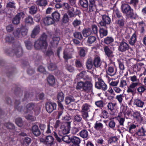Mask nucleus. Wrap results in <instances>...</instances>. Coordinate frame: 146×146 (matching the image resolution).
<instances>
[{"label": "nucleus", "instance_id": "26", "mask_svg": "<svg viewBox=\"0 0 146 146\" xmlns=\"http://www.w3.org/2000/svg\"><path fill=\"white\" fill-rule=\"evenodd\" d=\"M146 131L142 126L141 128L139 129L136 131L135 134L139 136H144L146 135Z\"/></svg>", "mask_w": 146, "mask_h": 146}, {"label": "nucleus", "instance_id": "63", "mask_svg": "<svg viewBox=\"0 0 146 146\" xmlns=\"http://www.w3.org/2000/svg\"><path fill=\"white\" fill-rule=\"evenodd\" d=\"M124 96L123 94H120L119 95H117L115 98L117 99L120 105H121L122 102L123 100V98Z\"/></svg>", "mask_w": 146, "mask_h": 146}, {"label": "nucleus", "instance_id": "40", "mask_svg": "<svg viewBox=\"0 0 146 146\" xmlns=\"http://www.w3.org/2000/svg\"><path fill=\"white\" fill-rule=\"evenodd\" d=\"M118 138L116 136L111 137H110L108 141L109 144H117Z\"/></svg>", "mask_w": 146, "mask_h": 146}, {"label": "nucleus", "instance_id": "32", "mask_svg": "<svg viewBox=\"0 0 146 146\" xmlns=\"http://www.w3.org/2000/svg\"><path fill=\"white\" fill-rule=\"evenodd\" d=\"M137 40V35L135 33L133 34L129 40V44L132 46L134 45Z\"/></svg>", "mask_w": 146, "mask_h": 146}, {"label": "nucleus", "instance_id": "17", "mask_svg": "<svg viewBox=\"0 0 146 146\" xmlns=\"http://www.w3.org/2000/svg\"><path fill=\"white\" fill-rule=\"evenodd\" d=\"M31 130L33 134L36 137H38L41 135V131L36 125H33L31 127Z\"/></svg>", "mask_w": 146, "mask_h": 146}, {"label": "nucleus", "instance_id": "45", "mask_svg": "<svg viewBox=\"0 0 146 146\" xmlns=\"http://www.w3.org/2000/svg\"><path fill=\"white\" fill-rule=\"evenodd\" d=\"M20 29V32L21 34L23 36H25L27 34L28 29L27 28L24 26H23L21 27Z\"/></svg>", "mask_w": 146, "mask_h": 146}, {"label": "nucleus", "instance_id": "7", "mask_svg": "<svg viewBox=\"0 0 146 146\" xmlns=\"http://www.w3.org/2000/svg\"><path fill=\"white\" fill-rule=\"evenodd\" d=\"M110 62L106 73L108 75L112 76L115 75L117 70L113 61H110Z\"/></svg>", "mask_w": 146, "mask_h": 146}, {"label": "nucleus", "instance_id": "5", "mask_svg": "<svg viewBox=\"0 0 146 146\" xmlns=\"http://www.w3.org/2000/svg\"><path fill=\"white\" fill-rule=\"evenodd\" d=\"M103 49L105 55L108 57L110 61H114V55L112 48L109 46H104Z\"/></svg>", "mask_w": 146, "mask_h": 146}, {"label": "nucleus", "instance_id": "20", "mask_svg": "<svg viewBox=\"0 0 146 146\" xmlns=\"http://www.w3.org/2000/svg\"><path fill=\"white\" fill-rule=\"evenodd\" d=\"M115 23L120 29H123L125 27V22L124 18L117 19L115 21Z\"/></svg>", "mask_w": 146, "mask_h": 146}, {"label": "nucleus", "instance_id": "31", "mask_svg": "<svg viewBox=\"0 0 146 146\" xmlns=\"http://www.w3.org/2000/svg\"><path fill=\"white\" fill-rule=\"evenodd\" d=\"M117 104V103L115 102L109 103L107 106L108 110L112 112L115 108Z\"/></svg>", "mask_w": 146, "mask_h": 146}, {"label": "nucleus", "instance_id": "43", "mask_svg": "<svg viewBox=\"0 0 146 146\" xmlns=\"http://www.w3.org/2000/svg\"><path fill=\"white\" fill-rule=\"evenodd\" d=\"M78 3L83 8H87L88 5L87 0H79Z\"/></svg>", "mask_w": 146, "mask_h": 146}, {"label": "nucleus", "instance_id": "61", "mask_svg": "<svg viewBox=\"0 0 146 146\" xmlns=\"http://www.w3.org/2000/svg\"><path fill=\"white\" fill-rule=\"evenodd\" d=\"M20 29L19 28L17 29L13 32V34L14 36L17 38L20 37Z\"/></svg>", "mask_w": 146, "mask_h": 146}, {"label": "nucleus", "instance_id": "3", "mask_svg": "<svg viewBox=\"0 0 146 146\" xmlns=\"http://www.w3.org/2000/svg\"><path fill=\"white\" fill-rule=\"evenodd\" d=\"M129 78L132 82L127 87V91L128 93H131L133 96L135 94V88L141 84V83L139 79L137 78V77L135 75L130 76Z\"/></svg>", "mask_w": 146, "mask_h": 146}, {"label": "nucleus", "instance_id": "19", "mask_svg": "<svg viewBox=\"0 0 146 146\" xmlns=\"http://www.w3.org/2000/svg\"><path fill=\"white\" fill-rule=\"evenodd\" d=\"M125 16L128 18L134 19H136L138 17L137 13H134V10L132 8L130 9L129 11L127 13Z\"/></svg>", "mask_w": 146, "mask_h": 146}, {"label": "nucleus", "instance_id": "15", "mask_svg": "<svg viewBox=\"0 0 146 146\" xmlns=\"http://www.w3.org/2000/svg\"><path fill=\"white\" fill-rule=\"evenodd\" d=\"M25 14L23 12H21L17 13L16 15L12 19L13 23L14 25H17L20 23L21 19L24 17Z\"/></svg>", "mask_w": 146, "mask_h": 146}, {"label": "nucleus", "instance_id": "13", "mask_svg": "<svg viewBox=\"0 0 146 146\" xmlns=\"http://www.w3.org/2000/svg\"><path fill=\"white\" fill-rule=\"evenodd\" d=\"M129 45L128 43L122 41L119 42L118 50L120 52H125L129 50Z\"/></svg>", "mask_w": 146, "mask_h": 146}, {"label": "nucleus", "instance_id": "57", "mask_svg": "<svg viewBox=\"0 0 146 146\" xmlns=\"http://www.w3.org/2000/svg\"><path fill=\"white\" fill-rule=\"evenodd\" d=\"M26 46L28 50H31L33 47V44L29 40L25 41Z\"/></svg>", "mask_w": 146, "mask_h": 146}, {"label": "nucleus", "instance_id": "29", "mask_svg": "<svg viewBox=\"0 0 146 146\" xmlns=\"http://www.w3.org/2000/svg\"><path fill=\"white\" fill-rule=\"evenodd\" d=\"M82 33L85 37L89 36L92 34L91 30L90 28L84 29L82 31Z\"/></svg>", "mask_w": 146, "mask_h": 146}, {"label": "nucleus", "instance_id": "48", "mask_svg": "<svg viewBox=\"0 0 146 146\" xmlns=\"http://www.w3.org/2000/svg\"><path fill=\"white\" fill-rule=\"evenodd\" d=\"M67 12L70 18L74 17L78 14V13L75 12L74 9L73 7H71L70 9L68 10Z\"/></svg>", "mask_w": 146, "mask_h": 146}, {"label": "nucleus", "instance_id": "8", "mask_svg": "<svg viewBox=\"0 0 146 146\" xmlns=\"http://www.w3.org/2000/svg\"><path fill=\"white\" fill-rule=\"evenodd\" d=\"M102 19L99 22V24L101 27H106L110 24L111 20L110 18L107 15H101Z\"/></svg>", "mask_w": 146, "mask_h": 146}, {"label": "nucleus", "instance_id": "18", "mask_svg": "<svg viewBox=\"0 0 146 146\" xmlns=\"http://www.w3.org/2000/svg\"><path fill=\"white\" fill-rule=\"evenodd\" d=\"M70 143H72V146H80L81 143V139L80 138L76 136H71Z\"/></svg>", "mask_w": 146, "mask_h": 146}, {"label": "nucleus", "instance_id": "22", "mask_svg": "<svg viewBox=\"0 0 146 146\" xmlns=\"http://www.w3.org/2000/svg\"><path fill=\"white\" fill-rule=\"evenodd\" d=\"M131 8V6L128 4H122L121 5V9L122 13L125 15Z\"/></svg>", "mask_w": 146, "mask_h": 146}, {"label": "nucleus", "instance_id": "46", "mask_svg": "<svg viewBox=\"0 0 146 146\" xmlns=\"http://www.w3.org/2000/svg\"><path fill=\"white\" fill-rule=\"evenodd\" d=\"M114 39L111 36H107L104 39V43L108 45L113 42Z\"/></svg>", "mask_w": 146, "mask_h": 146}, {"label": "nucleus", "instance_id": "36", "mask_svg": "<svg viewBox=\"0 0 146 146\" xmlns=\"http://www.w3.org/2000/svg\"><path fill=\"white\" fill-rule=\"evenodd\" d=\"M52 19L54 20V21H58L60 19V15L59 13L57 11H55L52 14Z\"/></svg>", "mask_w": 146, "mask_h": 146}, {"label": "nucleus", "instance_id": "55", "mask_svg": "<svg viewBox=\"0 0 146 146\" xmlns=\"http://www.w3.org/2000/svg\"><path fill=\"white\" fill-rule=\"evenodd\" d=\"M35 107L34 104L29 103L26 106L27 111H25L26 113L31 112Z\"/></svg>", "mask_w": 146, "mask_h": 146}, {"label": "nucleus", "instance_id": "59", "mask_svg": "<svg viewBox=\"0 0 146 146\" xmlns=\"http://www.w3.org/2000/svg\"><path fill=\"white\" fill-rule=\"evenodd\" d=\"M65 67L66 69L70 72H72L74 70V68L70 64H66Z\"/></svg>", "mask_w": 146, "mask_h": 146}, {"label": "nucleus", "instance_id": "56", "mask_svg": "<svg viewBox=\"0 0 146 146\" xmlns=\"http://www.w3.org/2000/svg\"><path fill=\"white\" fill-rule=\"evenodd\" d=\"M92 33L97 35L98 33V28L95 25H92L91 27Z\"/></svg>", "mask_w": 146, "mask_h": 146}, {"label": "nucleus", "instance_id": "54", "mask_svg": "<svg viewBox=\"0 0 146 146\" xmlns=\"http://www.w3.org/2000/svg\"><path fill=\"white\" fill-rule=\"evenodd\" d=\"M71 138V136L70 137L68 135H66L62 137V139L66 143L69 144L70 143Z\"/></svg>", "mask_w": 146, "mask_h": 146}, {"label": "nucleus", "instance_id": "62", "mask_svg": "<svg viewBox=\"0 0 146 146\" xmlns=\"http://www.w3.org/2000/svg\"><path fill=\"white\" fill-rule=\"evenodd\" d=\"M139 2V0H130L129 3L130 5H132L133 6L134 8L136 9Z\"/></svg>", "mask_w": 146, "mask_h": 146}, {"label": "nucleus", "instance_id": "52", "mask_svg": "<svg viewBox=\"0 0 146 146\" xmlns=\"http://www.w3.org/2000/svg\"><path fill=\"white\" fill-rule=\"evenodd\" d=\"M113 13L119 19H122L123 17L122 13L118 9H115L113 10Z\"/></svg>", "mask_w": 146, "mask_h": 146}, {"label": "nucleus", "instance_id": "25", "mask_svg": "<svg viewBox=\"0 0 146 146\" xmlns=\"http://www.w3.org/2000/svg\"><path fill=\"white\" fill-rule=\"evenodd\" d=\"M54 139L51 136H47L46 137L45 143L47 145L51 146L53 144Z\"/></svg>", "mask_w": 146, "mask_h": 146}, {"label": "nucleus", "instance_id": "50", "mask_svg": "<svg viewBox=\"0 0 146 146\" xmlns=\"http://www.w3.org/2000/svg\"><path fill=\"white\" fill-rule=\"evenodd\" d=\"M63 119L64 122L63 123V124L70 126L71 123L72 122V120L70 117L66 116L64 117Z\"/></svg>", "mask_w": 146, "mask_h": 146}, {"label": "nucleus", "instance_id": "47", "mask_svg": "<svg viewBox=\"0 0 146 146\" xmlns=\"http://www.w3.org/2000/svg\"><path fill=\"white\" fill-rule=\"evenodd\" d=\"M82 117L81 115L76 114L75 115L74 118V121L77 123H81L82 121Z\"/></svg>", "mask_w": 146, "mask_h": 146}, {"label": "nucleus", "instance_id": "12", "mask_svg": "<svg viewBox=\"0 0 146 146\" xmlns=\"http://www.w3.org/2000/svg\"><path fill=\"white\" fill-rule=\"evenodd\" d=\"M95 87L103 91L106 90L107 89V86L104 81L100 78H98V81L95 84Z\"/></svg>", "mask_w": 146, "mask_h": 146}, {"label": "nucleus", "instance_id": "60", "mask_svg": "<svg viewBox=\"0 0 146 146\" xmlns=\"http://www.w3.org/2000/svg\"><path fill=\"white\" fill-rule=\"evenodd\" d=\"M63 57L64 59L66 60L72 58V56L70 54L68 53L65 50H64L63 52Z\"/></svg>", "mask_w": 146, "mask_h": 146}, {"label": "nucleus", "instance_id": "51", "mask_svg": "<svg viewBox=\"0 0 146 146\" xmlns=\"http://www.w3.org/2000/svg\"><path fill=\"white\" fill-rule=\"evenodd\" d=\"M37 8L36 5L32 6L29 9V13L31 15H34L35 14L37 11Z\"/></svg>", "mask_w": 146, "mask_h": 146}, {"label": "nucleus", "instance_id": "1", "mask_svg": "<svg viewBox=\"0 0 146 146\" xmlns=\"http://www.w3.org/2000/svg\"><path fill=\"white\" fill-rule=\"evenodd\" d=\"M47 36L43 33L40 38L36 41L34 44V46L36 49H41L43 52L46 51L48 44L46 42Z\"/></svg>", "mask_w": 146, "mask_h": 146}, {"label": "nucleus", "instance_id": "58", "mask_svg": "<svg viewBox=\"0 0 146 146\" xmlns=\"http://www.w3.org/2000/svg\"><path fill=\"white\" fill-rule=\"evenodd\" d=\"M74 37L78 39L81 40L83 38L82 35L80 32H75L73 33Z\"/></svg>", "mask_w": 146, "mask_h": 146}, {"label": "nucleus", "instance_id": "49", "mask_svg": "<svg viewBox=\"0 0 146 146\" xmlns=\"http://www.w3.org/2000/svg\"><path fill=\"white\" fill-rule=\"evenodd\" d=\"M15 108L18 111H20L22 109V106L20 105V102L19 100L16 99L15 104Z\"/></svg>", "mask_w": 146, "mask_h": 146}, {"label": "nucleus", "instance_id": "44", "mask_svg": "<svg viewBox=\"0 0 146 146\" xmlns=\"http://www.w3.org/2000/svg\"><path fill=\"white\" fill-rule=\"evenodd\" d=\"M103 127V125L102 123L97 121L95 124L94 128L97 130L101 131L102 130Z\"/></svg>", "mask_w": 146, "mask_h": 146}, {"label": "nucleus", "instance_id": "11", "mask_svg": "<svg viewBox=\"0 0 146 146\" xmlns=\"http://www.w3.org/2000/svg\"><path fill=\"white\" fill-rule=\"evenodd\" d=\"M89 3L87 10L88 12H95L97 10V5L95 0H89Z\"/></svg>", "mask_w": 146, "mask_h": 146}, {"label": "nucleus", "instance_id": "37", "mask_svg": "<svg viewBox=\"0 0 146 146\" xmlns=\"http://www.w3.org/2000/svg\"><path fill=\"white\" fill-rule=\"evenodd\" d=\"M93 65L92 59L91 58H88L86 62V66L88 70H91Z\"/></svg>", "mask_w": 146, "mask_h": 146}, {"label": "nucleus", "instance_id": "53", "mask_svg": "<svg viewBox=\"0 0 146 146\" xmlns=\"http://www.w3.org/2000/svg\"><path fill=\"white\" fill-rule=\"evenodd\" d=\"M36 4L40 6H45L47 4L46 0H37L36 1Z\"/></svg>", "mask_w": 146, "mask_h": 146}, {"label": "nucleus", "instance_id": "9", "mask_svg": "<svg viewBox=\"0 0 146 146\" xmlns=\"http://www.w3.org/2000/svg\"><path fill=\"white\" fill-rule=\"evenodd\" d=\"M4 125L12 132L11 135H17L20 132V130L19 129H16L14 125L12 123L10 122L6 123H4Z\"/></svg>", "mask_w": 146, "mask_h": 146}, {"label": "nucleus", "instance_id": "34", "mask_svg": "<svg viewBox=\"0 0 146 146\" xmlns=\"http://www.w3.org/2000/svg\"><path fill=\"white\" fill-rule=\"evenodd\" d=\"M138 86V87L137 88V90L139 94L141 95L142 94L146 91V88L144 85H141V84Z\"/></svg>", "mask_w": 146, "mask_h": 146}, {"label": "nucleus", "instance_id": "24", "mask_svg": "<svg viewBox=\"0 0 146 146\" xmlns=\"http://www.w3.org/2000/svg\"><path fill=\"white\" fill-rule=\"evenodd\" d=\"M144 104V102L138 98L135 99L133 103V105L141 108H143Z\"/></svg>", "mask_w": 146, "mask_h": 146}, {"label": "nucleus", "instance_id": "64", "mask_svg": "<svg viewBox=\"0 0 146 146\" xmlns=\"http://www.w3.org/2000/svg\"><path fill=\"white\" fill-rule=\"evenodd\" d=\"M81 129V128L80 127H73L72 128L71 132V133L73 134H76Z\"/></svg>", "mask_w": 146, "mask_h": 146}, {"label": "nucleus", "instance_id": "41", "mask_svg": "<svg viewBox=\"0 0 146 146\" xmlns=\"http://www.w3.org/2000/svg\"><path fill=\"white\" fill-rule=\"evenodd\" d=\"M25 22L26 24L32 25L34 23L33 18L31 16H28L25 18Z\"/></svg>", "mask_w": 146, "mask_h": 146}, {"label": "nucleus", "instance_id": "35", "mask_svg": "<svg viewBox=\"0 0 146 146\" xmlns=\"http://www.w3.org/2000/svg\"><path fill=\"white\" fill-rule=\"evenodd\" d=\"M100 58L98 57H95L94 60L93 66L96 68L100 67L101 64Z\"/></svg>", "mask_w": 146, "mask_h": 146}, {"label": "nucleus", "instance_id": "16", "mask_svg": "<svg viewBox=\"0 0 146 146\" xmlns=\"http://www.w3.org/2000/svg\"><path fill=\"white\" fill-rule=\"evenodd\" d=\"M93 84L91 81H87L84 82L83 90L86 92L92 91Z\"/></svg>", "mask_w": 146, "mask_h": 146}, {"label": "nucleus", "instance_id": "30", "mask_svg": "<svg viewBox=\"0 0 146 146\" xmlns=\"http://www.w3.org/2000/svg\"><path fill=\"white\" fill-rule=\"evenodd\" d=\"M97 41L96 37L94 36L91 35L88 37L87 43L89 44H91Z\"/></svg>", "mask_w": 146, "mask_h": 146}, {"label": "nucleus", "instance_id": "38", "mask_svg": "<svg viewBox=\"0 0 146 146\" xmlns=\"http://www.w3.org/2000/svg\"><path fill=\"white\" fill-rule=\"evenodd\" d=\"M79 135L80 136L83 138H87L88 135V133L86 130L84 129L80 132Z\"/></svg>", "mask_w": 146, "mask_h": 146}, {"label": "nucleus", "instance_id": "10", "mask_svg": "<svg viewBox=\"0 0 146 146\" xmlns=\"http://www.w3.org/2000/svg\"><path fill=\"white\" fill-rule=\"evenodd\" d=\"M70 125L62 123L59 130V135L62 136V134L65 135L69 133H70Z\"/></svg>", "mask_w": 146, "mask_h": 146}, {"label": "nucleus", "instance_id": "21", "mask_svg": "<svg viewBox=\"0 0 146 146\" xmlns=\"http://www.w3.org/2000/svg\"><path fill=\"white\" fill-rule=\"evenodd\" d=\"M100 27L99 29V34L101 38L107 36L108 34V27Z\"/></svg>", "mask_w": 146, "mask_h": 146}, {"label": "nucleus", "instance_id": "39", "mask_svg": "<svg viewBox=\"0 0 146 146\" xmlns=\"http://www.w3.org/2000/svg\"><path fill=\"white\" fill-rule=\"evenodd\" d=\"M64 94L62 92H58L57 95V98L58 102H62L64 100Z\"/></svg>", "mask_w": 146, "mask_h": 146}, {"label": "nucleus", "instance_id": "42", "mask_svg": "<svg viewBox=\"0 0 146 146\" xmlns=\"http://www.w3.org/2000/svg\"><path fill=\"white\" fill-rule=\"evenodd\" d=\"M75 100V99L73 96H69L65 97V102L66 104L68 105L71 102H74Z\"/></svg>", "mask_w": 146, "mask_h": 146}, {"label": "nucleus", "instance_id": "33", "mask_svg": "<svg viewBox=\"0 0 146 146\" xmlns=\"http://www.w3.org/2000/svg\"><path fill=\"white\" fill-rule=\"evenodd\" d=\"M48 83L50 86H53L55 83V81L54 76L52 75H49L47 78Z\"/></svg>", "mask_w": 146, "mask_h": 146}, {"label": "nucleus", "instance_id": "23", "mask_svg": "<svg viewBox=\"0 0 146 146\" xmlns=\"http://www.w3.org/2000/svg\"><path fill=\"white\" fill-rule=\"evenodd\" d=\"M133 116L134 119L140 122L143 120V117L141 115L140 112L137 111L133 112Z\"/></svg>", "mask_w": 146, "mask_h": 146}, {"label": "nucleus", "instance_id": "2", "mask_svg": "<svg viewBox=\"0 0 146 146\" xmlns=\"http://www.w3.org/2000/svg\"><path fill=\"white\" fill-rule=\"evenodd\" d=\"M13 44V49L10 48L5 50V53L11 56L15 55L17 57H20L22 56L23 54L22 48L20 46V44L17 43L16 44Z\"/></svg>", "mask_w": 146, "mask_h": 146}, {"label": "nucleus", "instance_id": "4", "mask_svg": "<svg viewBox=\"0 0 146 146\" xmlns=\"http://www.w3.org/2000/svg\"><path fill=\"white\" fill-rule=\"evenodd\" d=\"M90 107V106L86 103L84 104L82 107L81 115L83 118L86 121L92 120L93 119V115L90 117L88 114Z\"/></svg>", "mask_w": 146, "mask_h": 146}, {"label": "nucleus", "instance_id": "6", "mask_svg": "<svg viewBox=\"0 0 146 146\" xmlns=\"http://www.w3.org/2000/svg\"><path fill=\"white\" fill-rule=\"evenodd\" d=\"M16 9V3L14 1H9L7 3L5 9L7 14H11Z\"/></svg>", "mask_w": 146, "mask_h": 146}, {"label": "nucleus", "instance_id": "14", "mask_svg": "<svg viewBox=\"0 0 146 146\" xmlns=\"http://www.w3.org/2000/svg\"><path fill=\"white\" fill-rule=\"evenodd\" d=\"M57 105L56 103L53 102H48L46 104V108L49 113H51L56 109Z\"/></svg>", "mask_w": 146, "mask_h": 146}, {"label": "nucleus", "instance_id": "27", "mask_svg": "<svg viewBox=\"0 0 146 146\" xmlns=\"http://www.w3.org/2000/svg\"><path fill=\"white\" fill-rule=\"evenodd\" d=\"M43 21L44 23L47 25L52 24L54 23V20L50 17L47 16L44 18Z\"/></svg>", "mask_w": 146, "mask_h": 146}, {"label": "nucleus", "instance_id": "28", "mask_svg": "<svg viewBox=\"0 0 146 146\" xmlns=\"http://www.w3.org/2000/svg\"><path fill=\"white\" fill-rule=\"evenodd\" d=\"M40 31V27L38 26H36L33 30L31 34V37L34 38L36 36L38 35Z\"/></svg>", "mask_w": 146, "mask_h": 146}]
</instances>
